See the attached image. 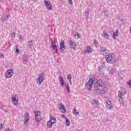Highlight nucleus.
I'll return each instance as SVG.
<instances>
[{
  "label": "nucleus",
  "mask_w": 131,
  "mask_h": 131,
  "mask_svg": "<svg viewBox=\"0 0 131 131\" xmlns=\"http://www.w3.org/2000/svg\"><path fill=\"white\" fill-rule=\"evenodd\" d=\"M104 69H105V67L104 66H100L98 67V70L100 71V72H102Z\"/></svg>",
  "instance_id": "412c9836"
},
{
  "label": "nucleus",
  "mask_w": 131,
  "mask_h": 131,
  "mask_svg": "<svg viewBox=\"0 0 131 131\" xmlns=\"http://www.w3.org/2000/svg\"><path fill=\"white\" fill-rule=\"evenodd\" d=\"M118 33V30H117L116 31V33Z\"/></svg>",
  "instance_id": "37998d69"
},
{
  "label": "nucleus",
  "mask_w": 131,
  "mask_h": 131,
  "mask_svg": "<svg viewBox=\"0 0 131 131\" xmlns=\"http://www.w3.org/2000/svg\"><path fill=\"white\" fill-rule=\"evenodd\" d=\"M11 100L14 106H18V103H19V97H18L17 95L14 94L12 95Z\"/></svg>",
  "instance_id": "423d86ee"
},
{
  "label": "nucleus",
  "mask_w": 131,
  "mask_h": 131,
  "mask_svg": "<svg viewBox=\"0 0 131 131\" xmlns=\"http://www.w3.org/2000/svg\"><path fill=\"white\" fill-rule=\"evenodd\" d=\"M5 131H11V129H10V128H6L5 129Z\"/></svg>",
  "instance_id": "ea45409f"
},
{
  "label": "nucleus",
  "mask_w": 131,
  "mask_h": 131,
  "mask_svg": "<svg viewBox=\"0 0 131 131\" xmlns=\"http://www.w3.org/2000/svg\"><path fill=\"white\" fill-rule=\"evenodd\" d=\"M105 60L108 64H115L117 61L116 56L114 54H109L105 56Z\"/></svg>",
  "instance_id": "f03ea898"
},
{
  "label": "nucleus",
  "mask_w": 131,
  "mask_h": 131,
  "mask_svg": "<svg viewBox=\"0 0 131 131\" xmlns=\"http://www.w3.org/2000/svg\"><path fill=\"white\" fill-rule=\"evenodd\" d=\"M4 55L3 54L0 53V57L4 58Z\"/></svg>",
  "instance_id": "4c0bfd02"
},
{
  "label": "nucleus",
  "mask_w": 131,
  "mask_h": 131,
  "mask_svg": "<svg viewBox=\"0 0 131 131\" xmlns=\"http://www.w3.org/2000/svg\"><path fill=\"white\" fill-rule=\"evenodd\" d=\"M102 36H103L104 38H108L109 37V36L107 33L103 34Z\"/></svg>",
  "instance_id": "a878e982"
},
{
  "label": "nucleus",
  "mask_w": 131,
  "mask_h": 131,
  "mask_svg": "<svg viewBox=\"0 0 131 131\" xmlns=\"http://www.w3.org/2000/svg\"><path fill=\"white\" fill-rule=\"evenodd\" d=\"M125 94H126V91L124 90H120L119 92H118V97H119L120 98V99H122V96H124V95H125Z\"/></svg>",
  "instance_id": "1a4fd4ad"
},
{
  "label": "nucleus",
  "mask_w": 131,
  "mask_h": 131,
  "mask_svg": "<svg viewBox=\"0 0 131 131\" xmlns=\"http://www.w3.org/2000/svg\"><path fill=\"white\" fill-rule=\"evenodd\" d=\"M128 84L129 85V88H131V80H129V81L128 82Z\"/></svg>",
  "instance_id": "e433bc0d"
},
{
  "label": "nucleus",
  "mask_w": 131,
  "mask_h": 131,
  "mask_svg": "<svg viewBox=\"0 0 131 131\" xmlns=\"http://www.w3.org/2000/svg\"><path fill=\"white\" fill-rule=\"evenodd\" d=\"M16 53H17V54H19L20 53V50H18V48H16Z\"/></svg>",
  "instance_id": "c9c22d12"
},
{
  "label": "nucleus",
  "mask_w": 131,
  "mask_h": 131,
  "mask_svg": "<svg viewBox=\"0 0 131 131\" xmlns=\"http://www.w3.org/2000/svg\"><path fill=\"white\" fill-rule=\"evenodd\" d=\"M68 2L71 6H72V5H73V2H72V0H68Z\"/></svg>",
  "instance_id": "2f4dec72"
},
{
  "label": "nucleus",
  "mask_w": 131,
  "mask_h": 131,
  "mask_svg": "<svg viewBox=\"0 0 131 131\" xmlns=\"http://www.w3.org/2000/svg\"><path fill=\"white\" fill-rule=\"evenodd\" d=\"M28 43L30 48H32V47H33V44H32V40L28 41Z\"/></svg>",
  "instance_id": "b1692460"
},
{
  "label": "nucleus",
  "mask_w": 131,
  "mask_h": 131,
  "mask_svg": "<svg viewBox=\"0 0 131 131\" xmlns=\"http://www.w3.org/2000/svg\"><path fill=\"white\" fill-rule=\"evenodd\" d=\"M69 43L70 46H71V48H73V49H75V47H76L77 44L75 43V42L73 41L72 40H69Z\"/></svg>",
  "instance_id": "4468645a"
},
{
  "label": "nucleus",
  "mask_w": 131,
  "mask_h": 131,
  "mask_svg": "<svg viewBox=\"0 0 131 131\" xmlns=\"http://www.w3.org/2000/svg\"><path fill=\"white\" fill-rule=\"evenodd\" d=\"M59 82L60 83L61 86H63L64 85V80L63 79V77L60 75L59 76Z\"/></svg>",
  "instance_id": "dca6fc26"
},
{
  "label": "nucleus",
  "mask_w": 131,
  "mask_h": 131,
  "mask_svg": "<svg viewBox=\"0 0 131 131\" xmlns=\"http://www.w3.org/2000/svg\"><path fill=\"white\" fill-rule=\"evenodd\" d=\"M73 114L74 115H76V116H78V115H79V112L77 111V110H76V108H74L73 110Z\"/></svg>",
  "instance_id": "aec40b11"
},
{
  "label": "nucleus",
  "mask_w": 131,
  "mask_h": 131,
  "mask_svg": "<svg viewBox=\"0 0 131 131\" xmlns=\"http://www.w3.org/2000/svg\"><path fill=\"white\" fill-rule=\"evenodd\" d=\"M67 78H68L69 81L71 82L70 83H71V79L72 78V77L71 76V74H69L68 75Z\"/></svg>",
  "instance_id": "5701e85b"
},
{
  "label": "nucleus",
  "mask_w": 131,
  "mask_h": 131,
  "mask_svg": "<svg viewBox=\"0 0 131 131\" xmlns=\"http://www.w3.org/2000/svg\"><path fill=\"white\" fill-rule=\"evenodd\" d=\"M51 46L52 48L55 51V53H57L58 52V49H57V45L54 41H51Z\"/></svg>",
  "instance_id": "2eb2a0df"
},
{
  "label": "nucleus",
  "mask_w": 131,
  "mask_h": 131,
  "mask_svg": "<svg viewBox=\"0 0 131 131\" xmlns=\"http://www.w3.org/2000/svg\"><path fill=\"white\" fill-rule=\"evenodd\" d=\"M66 86L68 93H70V86H69V85H66Z\"/></svg>",
  "instance_id": "bb28decb"
},
{
  "label": "nucleus",
  "mask_w": 131,
  "mask_h": 131,
  "mask_svg": "<svg viewBox=\"0 0 131 131\" xmlns=\"http://www.w3.org/2000/svg\"><path fill=\"white\" fill-rule=\"evenodd\" d=\"M19 39H23V37H22V36L21 35H20L19 36Z\"/></svg>",
  "instance_id": "79ce46f5"
},
{
  "label": "nucleus",
  "mask_w": 131,
  "mask_h": 131,
  "mask_svg": "<svg viewBox=\"0 0 131 131\" xmlns=\"http://www.w3.org/2000/svg\"><path fill=\"white\" fill-rule=\"evenodd\" d=\"M107 71H108L110 74H114V73L115 72V69H112L111 68H108L107 69Z\"/></svg>",
  "instance_id": "f3484780"
},
{
  "label": "nucleus",
  "mask_w": 131,
  "mask_h": 131,
  "mask_svg": "<svg viewBox=\"0 0 131 131\" xmlns=\"http://www.w3.org/2000/svg\"><path fill=\"white\" fill-rule=\"evenodd\" d=\"M65 49H66L65 47V42H64V41H61L60 43V50L61 52H64Z\"/></svg>",
  "instance_id": "9b49d317"
},
{
  "label": "nucleus",
  "mask_w": 131,
  "mask_h": 131,
  "mask_svg": "<svg viewBox=\"0 0 131 131\" xmlns=\"http://www.w3.org/2000/svg\"><path fill=\"white\" fill-rule=\"evenodd\" d=\"M35 113V116H41V112L39 111H36L34 112Z\"/></svg>",
  "instance_id": "6ab92c4d"
},
{
  "label": "nucleus",
  "mask_w": 131,
  "mask_h": 131,
  "mask_svg": "<svg viewBox=\"0 0 131 131\" xmlns=\"http://www.w3.org/2000/svg\"><path fill=\"white\" fill-rule=\"evenodd\" d=\"M45 80V74L43 73H41L36 80L37 83L38 85H41V83Z\"/></svg>",
  "instance_id": "39448f33"
},
{
  "label": "nucleus",
  "mask_w": 131,
  "mask_h": 131,
  "mask_svg": "<svg viewBox=\"0 0 131 131\" xmlns=\"http://www.w3.org/2000/svg\"><path fill=\"white\" fill-rule=\"evenodd\" d=\"M106 51V48L105 47H101L100 51L101 52H105Z\"/></svg>",
  "instance_id": "c756f323"
},
{
  "label": "nucleus",
  "mask_w": 131,
  "mask_h": 131,
  "mask_svg": "<svg viewBox=\"0 0 131 131\" xmlns=\"http://www.w3.org/2000/svg\"><path fill=\"white\" fill-rule=\"evenodd\" d=\"M28 59L27 58H26L24 60V64H27Z\"/></svg>",
  "instance_id": "72a5a7b5"
},
{
  "label": "nucleus",
  "mask_w": 131,
  "mask_h": 131,
  "mask_svg": "<svg viewBox=\"0 0 131 131\" xmlns=\"http://www.w3.org/2000/svg\"><path fill=\"white\" fill-rule=\"evenodd\" d=\"M14 75V70L10 69L7 70V72L5 73V77L6 78H10Z\"/></svg>",
  "instance_id": "0eeeda50"
},
{
  "label": "nucleus",
  "mask_w": 131,
  "mask_h": 131,
  "mask_svg": "<svg viewBox=\"0 0 131 131\" xmlns=\"http://www.w3.org/2000/svg\"><path fill=\"white\" fill-rule=\"evenodd\" d=\"M0 127H1V128H3V127H4V125H3V124H0Z\"/></svg>",
  "instance_id": "a19ab883"
},
{
  "label": "nucleus",
  "mask_w": 131,
  "mask_h": 131,
  "mask_svg": "<svg viewBox=\"0 0 131 131\" xmlns=\"http://www.w3.org/2000/svg\"><path fill=\"white\" fill-rule=\"evenodd\" d=\"M94 79L93 78L90 79L89 81L87 82L85 84V89L88 90V91H91V89H92V88L93 87V85L94 84Z\"/></svg>",
  "instance_id": "20e7f679"
},
{
  "label": "nucleus",
  "mask_w": 131,
  "mask_h": 131,
  "mask_svg": "<svg viewBox=\"0 0 131 131\" xmlns=\"http://www.w3.org/2000/svg\"><path fill=\"white\" fill-rule=\"evenodd\" d=\"M75 38H80V34H76V35H74Z\"/></svg>",
  "instance_id": "c85d7f7f"
},
{
  "label": "nucleus",
  "mask_w": 131,
  "mask_h": 131,
  "mask_svg": "<svg viewBox=\"0 0 131 131\" xmlns=\"http://www.w3.org/2000/svg\"><path fill=\"white\" fill-rule=\"evenodd\" d=\"M25 119H29V114H28V113H26Z\"/></svg>",
  "instance_id": "393cba45"
},
{
  "label": "nucleus",
  "mask_w": 131,
  "mask_h": 131,
  "mask_svg": "<svg viewBox=\"0 0 131 131\" xmlns=\"http://www.w3.org/2000/svg\"><path fill=\"white\" fill-rule=\"evenodd\" d=\"M57 122V120L56 118L54 117L53 116H50V119L48 122H47V127L48 128H52V126L54 123H56Z\"/></svg>",
  "instance_id": "7ed1b4c3"
},
{
  "label": "nucleus",
  "mask_w": 131,
  "mask_h": 131,
  "mask_svg": "<svg viewBox=\"0 0 131 131\" xmlns=\"http://www.w3.org/2000/svg\"><path fill=\"white\" fill-rule=\"evenodd\" d=\"M95 90L96 94H101L104 95L107 91V88L104 86V81L99 80L95 85Z\"/></svg>",
  "instance_id": "f257e3e1"
},
{
  "label": "nucleus",
  "mask_w": 131,
  "mask_h": 131,
  "mask_svg": "<svg viewBox=\"0 0 131 131\" xmlns=\"http://www.w3.org/2000/svg\"><path fill=\"white\" fill-rule=\"evenodd\" d=\"M85 53H88V54H91L93 52V48L91 47H87L85 48L84 50Z\"/></svg>",
  "instance_id": "ddd939ff"
},
{
  "label": "nucleus",
  "mask_w": 131,
  "mask_h": 131,
  "mask_svg": "<svg viewBox=\"0 0 131 131\" xmlns=\"http://www.w3.org/2000/svg\"><path fill=\"white\" fill-rule=\"evenodd\" d=\"M44 4L47 8L49 10V11H53V6H52V4L50 1H45Z\"/></svg>",
  "instance_id": "6e6552de"
},
{
  "label": "nucleus",
  "mask_w": 131,
  "mask_h": 131,
  "mask_svg": "<svg viewBox=\"0 0 131 131\" xmlns=\"http://www.w3.org/2000/svg\"><path fill=\"white\" fill-rule=\"evenodd\" d=\"M61 117H62V118H64L65 119V117H66L65 116V115H61Z\"/></svg>",
  "instance_id": "58836bf2"
},
{
  "label": "nucleus",
  "mask_w": 131,
  "mask_h": 131,
  "mask_svg": "<svg viewBox=\"0 0 131 131\" xmlns=\"http://www.w3.org/2000/svg\"><path fill=\"white\" fill-rule=\"evenodd\" d=\"M66 119V124L68 126H70V121H69V120L67 118V117H65Z\"/></svg>",
  "instance_id": "4be33fe9"
},
{
  "label": "nucleus",
  "mask_w": 131,
  "mask_h": 131,
  "mask_svg": "<svg viewBox=\"0 0 131 131\" xmlns=\"http://www.w3.org/2000/svg\"><path fill=\"white\" fill-rule=\"evenodd\" d=\"M93 104H95V105H99V102L97 100H94L93 101Z\"/></svg>",
  "instance_id": "473e14b6"
},
{
  "label": "nucleus",
  "mask_w": 131,
  "mask_h": 131,
  "mask_svg": "<svg viewBox=\"0 0 131 131\" xmlns=\"http://www.w3.org/2000/svg\"><path fill=\"white\" fill-rule=\"evenodd\" d=\"M59 109L62 113H65V112H66V108L63 103L60 104Z\"/></svg>",
  "instance_id": "f8f14e48"
},
{
  "label": "nucleus",
  "mask_w": 131,
  "mask_h": 131,
  "mask_svg": "<svg viewBox=\"0 0 131 131\" xmlns=\"http://www.w3.org/2000/svg\"><path fill=\"white\" fill-rule=\"evenodd\" d=\"M35 119L36 121V122H39L42 120L41 116H35Z\"/></svg>",
  "instance_id": "a211bd4d"
},
{
  "label": "nucleus",
  "mask_w": 131,
  "mask_h": 131,
  "mask_svg": "<svg viewBox=\"0 0 131 131\" xmlns=\"http://www.w3.org/2000/svg\"><path fill=\"white\" fill-rule=\"evenodd\" d=\"M14 36L15 35V34H13Z\"/></svg>",
  "instance_id": "c03bdc74"
},
{
  "label": "nucleus",
  "mask_w": 131,
  "mask_h": 131,
  "mask_svg": "<svg viewBox=\"0 0 131 131\" xmlns=\"http://www.w3.org/2000/svg\"><path fill=\"white\" fill-rule=\"evenodd\" d=\"M117 36H118V33H114V35H113L114 39H116V37H117Z\"/></svg>",
  "instance_id": "cd10ccee"
},
{
  "label": "nucleus",
  "mask_w": 131,
  "mask_h": 131,
  "mask_svg": "<svg viewBox=\"0 0 131 131\" xmlns=\"http://www.w3.org/2000/svg\"><path fill=\"white\" fill-rule=\"evenodd\" d=\"M105 105L108 109H112V108H113V107L112 106V103H111V101L110 100H107L106 101V102L105 103Z\"/></svg>",
  "instance_id": "9d476101"
},
{
  "label": "nucleus",
  "mask_w": 131,
  "mask_h": 131,
  "mask_svg": "<svg viewBox=\"0 0 131 131\" xmlns=\"http://www.w3.org/2000/svg\"><path fill=\"white\" fill-rule=\"evenodd\" d=\"M29 120V119H25V120L24 122V124H26L28 122Z\"/></svg>",
  "instance_id": "f704fd0d"
},
{
  "label": "nucleus",
  "mask_w": 131,
  "mask_h": 131,
  "mask_svg": "<svg viewBox=\"0 0 131 131\" xmlns=\"http://www.w3.org/2000/svg\"><path fill=\"white\" fill-rule=\"evenodd\" d=\"M94 43L95 47H98V45H99V43L97 42V40H94Z\"/></svg>",
  "instance_id": "7c9ffc66"
}]
</instances>
